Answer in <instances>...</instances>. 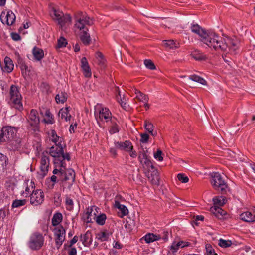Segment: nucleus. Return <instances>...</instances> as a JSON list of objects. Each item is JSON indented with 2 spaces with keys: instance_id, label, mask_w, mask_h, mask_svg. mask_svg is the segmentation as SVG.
<instances>
[{
  "instance_id": "1",
  "label": "nucleus",
  "mask_w": 255,
  "mask_h": 255,
  "mask_svg": "<svg viewBox=\"0 0 255 255\" xmlns=\"http://www.w3.org/2000/svg\"><path fill=\"white\" fill-rule=\"evenodd\" d=\"M17 132V128L6 126L3 127L0 133V137H2V142H9L12 145V149L14 150L18 149L20 147L21 140L15 139Z\"/></svg>"
},
{
  "instance_id": "2",
  "label": "nucleus",
  "mask_w": 255,
  "mask_h": 255,
  "mask_svg": "<svg viewBox=\"0 0 255 255\" xmlns=\"http://www.w3.org/2000/svg\"><path fill=\"white\" fill-rule=\"evenodd\" d=\"M213 41L210 44V48L216 51H226L228 48L235 51L238 49L237 41L232 38H227L225 41L218 34H216Z\"/></svg>"
},
{
  "instance_id": "3",
  "label": "nucleus",
  "mask_w": 255,
  "mask_h": 255,
  "mask_svg": "<svg viewBox=\"0 0 255 255\" xmlns=\"http://www.w3.org/2000/svg\"><path fill=\"white\" fill-rule=\"evenodd\" d=\"M61 170L58 175H56L58 182L64 188L70 189L75 180V172L72 169Z\"/></svg>"
},
{
  "instance_id": "4",
  "label": "nucleus",
  "mask_w": 255,
  "mask_h": 255,
  "mask_svg": "<svg viewBox=\"0 0 255 255\" xmlns=\"http://www.w3.org/2000/svg\"><path fill=\"white\" fill-rule=\"evenodd\" d=\"M190 29L193 33L198 35L201 37V41L203 43L210 48V44L212 43L213 38H214L215 33L208 32L198 24L194 23L191 24Z\"/></svg>"
},
{
  "instance_id": "5",
  "label": "nucleus",
  "mask_w": 255,
  "mask_h": 255,
  "mask_svg": "<svg viewBox=\"0 0 255 255\" xmlns=\"http://www.w3.org/2000/svg\"><path fill=\"white\" fill-rule=\"evenodd\" d=\"M44 242L43 235L38 232L32 233L27 242V246L32 250L37 251L42 248Z\"/></svg>"
},
{
  "instance_id": "6",
  "label": "nucleus",
  "mask_w": 255,
  "mask_h": 255,
  "mask_svg": "<svg viewBox=\"0 0 255 255\" xmlns=\"http://www.w3.org/2000/svg\"><path fill=\"white\" fill-rule=\"evenodd\" d=\"M212 185L214 188L218 191H220L222 194L226 192L228 189V186L221 175L217 172L214 173L212 176Z\"/></svg>"
},
{
  "instance_id": "7",
  "label": "nucleus",
  "mask_w": 255,
  "mask_h": 255,
  "mask_svg": "<svg viewBox=\"0 0 255 255\" xmlns=\"http://www.w3.org/2000/svg\"><path fill=\"white\" fill-rule=\"evenodd\" d=\"M28 128L31 130L36 131L38 129L39 124V118L37 116V112L34 109H32L29 114L27 119Z\"/></svg>"
},
{
  "instance_id": "8",
  "label": "nucleus",
  "mask_w": 255,
  "mask_h": 255,
  "mask_svg": "<svg viewBox=\"0 0 255 255\" xmlns=\"http://www.w3.org/2000/svg\"><path fill=\"white\" fill-rule=\"evenodd\" d=\"M65 230L62 226H58L54 229L55 244L58 249L62 245L65 238Z\"/></svg>"
},
{
  "instance_id": "9",
  "label": "nucleus",
  "mask_w": 255,
  "mask_h": 255,
  "mask_svg": "<svg viewBox=\"0 0 255 255\" xmlns=\"http://www.w3.org/2000/svg\"><path fill=\"white\" fill-rule=\"evenodd\" d=\"M30 195V202L33 206L41 204L44 200V193L41 190H33Z\"/></svg>"
},
{
  "instance_id": "10",
  "label": "nucleus",
  "mask_w": 255,
  "mask_h": 255,
  "mask_svg": "<svg viewBox=\"0 0 255 255\" xmlns=\"http://www.w3.org/2000/svg\"><path fill=\"white\" fill-rule=\"evenodd\" d=\"M15 15L11 10L8 11L6 13L2 12L0 15V20L3 24L7 25H12L15 21Z\"/></svg>"
},
{
  "instance_id": "11",
  "label": "nucleus",
  "mask_w": 255,
  "mask_h": 255,
  "mask_svg": "<svg viewBox=\"0 0 255 255\" xmlns=\"http://www.w3.org/2000/svg\"><path fill=\"white\" fill-rule=\"evenodd\" d=\"M99 119L101 121L104 120L105 122H113L115 118L112 117V114L108 108L102 107L99 112Z\"/></svg>"
},
{
  "instance_id": "12",
  "label": "nucleus",
  "mask_w": 255,
  "mask_h": 255,
  "mask_svg": "<svg viewBox=\"0 0 255 255\" xmlns=\"http://www.w3.org/2000/svg\"><path fill=\"white\" fill-rule=\"evenodd\" d=\"M63 150L62 145L61 144V142H59L58 144H55V146H53L50 147L49 149V154L54 158V160L55 159H57V158L60 157V156L62 155Z\"/></svg>"
},
{
  "instance_id": "13",
  "label": "nucleus",
  "mask_w": 255,
  "mask_h": 255,
  "mask_svg": "<svg viewBox=\"0 0 255 255\" xmlns=\"http://www.w3.org/2000/svg\"><path fill=\"white\" fill-rule=\"evenodd\" d=\"M49 164V160L48 157L46 155H42L41 158L40 166V175L42 177L45 176L47 174L48 170Z\"/></svg>"
},
{
  "instance_id": "14",
  "label": "nucleus",
  "mask_w": 255,
  "mask_h": 255,
  "mask_svg": "<svg viewBox=\"0 0 255 255\" xmlns=\"http://www.w3.org/2000/svg\"><path fill=\"white\" fill-rule=\"evenodd\" d=\"M81 68L83 74L86 77H91L92 73L88 62L86 57H83L81 59Z\"/></svg>"
},
{
  "instance_id": "15",
  "label": "nucleus",
  "mask_w": 255,
  "mask_h": 255,
  "mask_svg": "<svg viewBox=\"0 0 255 255\" xmlns=\"http://www.w3.org/2000/svg\"><path fill=\"white\" fill-rule=\"evenodd\" d=\"M114 145L117 149L126 151H129L133 148L131 143L128 140L125 142L115 141Z\"/></svg>"
},
{
  "instance_id": "16",
  "label": "nucleus",
  "mask_w": 255,
  "mask_h": 255,
  "mask_svg": "<svg viewBox=\"0 0 255 255\" xmlns=\"http://www.w3.org/2000/svg\"><path fill=\"white\" fill-rule=\"evenodd\" d=\"M66 159L68 161L70 160V157L69 153L64 154V151L62 152V155L60 156L59 158L55 159L53 162L55 164H56V166L60 167H63L65 168V163L64 160Z\"/></svg>"
},
{
  "instance_id": "17",
  "label": "nucleus",
  "mask_w": 255,
  "mask_h": 255,
  "mask_svg": "<svg viewBox=\"0 0 255 255\" xmlns=\"http://www.w3.org/2000/svg\"><path fill=\"white\" fill-rule=\"evenodd\" d=\"M22 97H10L9 103L10 105L18 110L23 109V105L21 102Z\"/></svg>"
},
{
  "instance_id": "18",
  "label": "nucleus",
  "mask_w": 255,
  "mask_h": 255,
  "mask_svg": "<svg viewBox=\"0 0 255 255\" xmlns=\"http://www.w3.org/2000/svg\"><path fill=\"white\" fill-rule=\"evenodd\" d=\"M210 211L217 218L220 219H223L224 216L227 214L226 212L219 206H214L211 207Z\"/></svg>"
},
{
  "instance_id": "19",
  "label": "nucleus",
  "mask_w": 255,
  "mask_h": 255,
  "mask_svg": "<svg viewBox=\"0 0 255 255\" xmlns=\"http://www.w3.org/2000/svg\"><path fill=\"white\" fill-rule=\"evenodd\" d=\"M4 65L2 67L3 72L10 73L12 71L14 68V64L12 60L8 57L6 56L4 58Z\"/></svg>"
},
{
  "instance_id": "20",
  "label": "nucleus",
  "mask_w": 255,
  "mask_h": 255,
  "mask_svg": "<svg viewBox=\"0 0 255 255\" xmlns=\"http://www.w3.org/2000/svg\"><path fill=\"white\" fill-rule=\"evenodd\" d=\"M159 172L157 169L152 170L151 174L149 173L147 175L148 179L150 181L151 183L154 185H159Z\"/></svg>"
},
{
  "instance_id": "21",
  "label": "nucleus",
  "mask_w": 255,
  "mask_h": 255,
  "mask_svg": "<svg viewBox=\"0 0 255 255\" xmlns=\"http://www.w3.org/2000/svg\"><path fill=\"white\" fill-rule=\"evenodd\" d=\"M241 220L246 222H253L255 221V217L251 211H246L240 215Z\"/></svg>"
},
{
  "instance_id": "22",
  "label": "nucleus",
  "mask_w": 255,
  "mask_h": 255,
  "mask_svg": "<svg viewBox=\"0 0 255 255\" xmlns=\"http://www.w3.org/2000/svg\"><path fill=\"white\" fill-rule=\"evenodd\" d=\"M85 29L86 30H83V31L81 32V34L80 35V39L84 45L88 46L90 45L91 39L90 34L87 32L88 30V29L86 28Z\"/></svg>"
},
{
  "instance_id": "23",
  "label": "nucleus",
  "mask_w": 255,
  "mask_h": 255,
  "mask_svg": "<svg viewBox=\"0 0 255 255\" xmlns=\"http://www.w3.org/2000/svg\"><path fill=\"white\" fill-rule=\"evenodd\" d=\"M147 243H150L161 238L160 235L149 233L146 234L143 238Z\"/></svg>"
},
{
  "instance_id": "24",
  "label": "nucleus",
  "mask_w": 255,
  "mask_h": 255,
  "mask_svg": "<svg viewBox=\"0 0 255 255\" xmlns=\"http://www.w3.org/2000/svg\"><path fill=\"white\" fill-rule=\"evenodd\" d=\"M144 127L147 131L150 133L153 136L157 135V131L154 130V126L150 121L146 120L144 121Z\"/></svg>"
},
{
  "instance_id": "25",
  "label": "nucleus",
  "mask_w": 255,
  "mask_h": 255,
  "mask_svg": "<svg viewBox=\"0 0 255 255\" xmlns=\"http://www.w3.org/2000/svg\"><path fill=\"white\" fill-rule=\"evenodd\" d=\"M8 162L7 157L0 153V174L3 172L6 168Z\"/></svg>"
},
{
  "instance_id": "26",
  "label": "nucleus",
  "mask_w": 255,
  "mask_h": 255,
  "mask_svg": "<svg viewBox=\"0 0 255 255\" xmlns=\"http://www.w3.org/2000/svg\"><path fill=\"white\" fill-rule=\"evenodd\" d=\"M75 23L74 24L75 28H76L79 30L84 29L85 25L83 21V17H81V16L78 15V12L75 16Z\"/></svg>"
},
{
  "instance_id": "27",
  "label": "nucleus",
  "mask_w": 255,
  "mask_h": 255,
  "mask_svg": "<svg viewBox=\"0 0 255 255\" xmlns=\"http://www.w3.org/2000/svg\"><path fill=\"white\" fill-rule=\"evenodd\" d=\"M32 53L34 59L37 61L41 60L44 57L43 50L36 47H34L32 50Z\"/></svg>"
},
{
  "instance_id": "28",
  "label": "nucleus",
  "mask_w": 255,
  "mask_h": 255,
  "mask_svg": "<svg viewBox=\"0 0 255 255\" xmlns=\"http://www.w3.org/2000/svg\"><path fill=\"white\" fill-rule=\"evenodd\" d=\"M110 234V233L108 231L105 230L97 233L96 238L101 242L106 241L108 240Z\"/></svg>"
},
{
  "instance_id": "29",
  "label": "nucleus",
  "mask_w": 255,
  "mask_h": 255,
  "mask_svg": "<svg viewBox=\"0 0 255 255\" xmlns=\"http://www.w3.org/2000/svg\"><path fill=\"white\" fill-rule=\"evenodd\" d=\"M58 116L66 121H69L71 116L69 114L68 107L61 109L58 113Z\"/></svg>"
},
{
  "instance_id": "30",
  "label": "nucleus",
  "mask_w": 255,
  "mask_h": 255,
  "mask_svg": "<svg viewBox=\"0 0 255 255\" xmlns=\"http://www.w3.org/2000/svg\"><path fill=\"white\" fill-rule=\"evenodd\" d=\"M163 44L168 49H175L178 47L179 43L173 40H165L163 41Z\"/></svg>"
},
{
  "instance_id": "31",
  "label": "nucleus",
  "mask_w": 255,
  "mask_h": 255,
  "mask_svg": "<svg viewBox=\"0 0 255 255\" xmlns=\"http://www.w3.org/2000/svg\"><path fill=\"white\" fill-rule=\"evenodd\" d=\"M94 219L95 220L96 223L99 225H103L107 218L106 215L104 214H100L98 215H96V212L93 213Z\"/></svg>"
},
{
  "instance_id": "32",
  "label": "nucleus",
  "mask_w": 255,
  "mask_h": 255,
  "mask_svg": "<svg viewBox=\"0 0 255 255\" xmlns=\"http://www.w3.org/2000/svg\"><path fill=\"white\" fill-rule=\"evenodd\" d=\"M63 13L58 9L55 8H52L50 11V15L53 20L58 21L60 20Z\"/></svg>"
},
{
  "instance_id": "33",
  "label": "nucleus",
  "mask_w": 255,
  "mask_h": 255,
  "mask_svg": "<svg viewBox=\"0 0 255 255\" xmlns=\"http://www.w3.org/2000/svg\"><path fill=\"white\" fill-rule=\"evenodd\" d=\"M116 100L124 110H128L129 106L127 103L128 99L127 97H117Z\"/></svg>"
},
{
  "instance_id": "34",
  "label": "nucleus",
  "mask_w": 255,
  "mask_h": 255,
  "mask_svg": "<svg viewBox=\"0 0 255 255\" xmlns=\"http://www.w3.org/2000/svg\"><path fill=\"white\" fill-rule=\"evenodd\" d=\"M191 55L194 59L198 61L205 60L207 58L205 55L198 50L193 51Z\"/></svg>"
},
{
  "instance_id": "35",
  "label": "nucleus",
  "mask_w": 255,
  "mask_h": 255,
  "mask_svg": "<svg viewBox=\"0 0 255 255\" xmlns=\"http://www.w3.org/2000/svg\"><path fill=\"white\" fill-rule=\"evenodd\" d=\"M115 206L121 211V216H125L128 214V211L127 207L124 205L121 204L119 201H115Z\"/></svg>"
},
{
  "instance_id": "36",
  "label": "nucleus",
  "mask_w": 255,
  "mask_h": 255,
  "mask_svg": "<svg viewBox=\"0 0 255 255\" xmlns=\"http://www.w3.org/2000/svg\"><path fill=\"white\" fill-rule=\"evenodd\" d=\"M226 198L224 196H217L213 199V201L215 206L220 207L224 205L226 203Z\"/></svg>"
},
{
  "instance_id": "37",
  "label": "nucleus",
  "mask_w": 255,
  "mask_h": 255,
  "mask_svg": "<svg viewBox=\"0 0 255 255\" xmlns=\"http://www.w3.org/2000/svg\"><path fill=\"white\" fill-rule=\"evenodd\" d=\"M71 22V17L69 14H64L61 16L60 20L58 22V24L61 27L63 26L66 23H70Z\"/></svg>"
},
{
  "instance_id": "38",
  "label": "nucleus",
  "mask_w": 255,
  "mask_h": 255,
  "mask_svg": "<svg viewBox=\"0 0 255 255\" xmlns=\"http://www.w3.org/2000/svg\"><path fill=\"white\" fill-rule=\"evenodd\" d=\"M189 79L203 85L207 84V82L204 78L195 74L190 75L189 77Z\"/></svg>"
},
{
  "instance_id": "39",
  "label": "nucleus",
  "mask_w": 255,
  "mask_h": 255,
  "mask_svg": "<svg viewBox=\"0 0 255 255\" xmlns=\"http://www.w3.org/2000/svg\"><path fill=\"white\" fill-rule=\"evenodd\" d=\"M62 220V215L60 213H56L54 214L52 218V224L54 226L58 225Z\"/></svg>"
},
{
  "instance_id": "40",
  "label": "nucleus",
  "mask_w": 255,
  "mask_h": 255,
  "mask_svg": "<svg viewBox=\"0 0 255 255\" xmlns=\"http://www.w3.org/2000/svg\"><path fill=\"white\" fill-rule=\"evenodd\" d=\"M44 116L46 117V118L43 119V121L45 123L52 124L54 123V120L52 117V115L51 114L49 110H45Z\"/></svg>"
},
{
  "instance_id": "41",
  "label": "nucleus",
  "mask_w": 255,
  "mask_h": 255,
  "mask_svg": "<svg viewBox=\"0 0 255 255\" xmlns=\"http://www.w3.org/2000/svg\"><path fill=\"white\" fill-rule=\"evenodd\" d=\"M78 15L81 16V17H83V21L85 25L91 26L94 23L93 20L90 19L89 17L86 15V14H84L82 12L79 11Z\"/></svg>"
},
{
  "instance_id": "42",
  "label": "nucleus",
  "mask_w": 255,
  "mask_h": 255,
  "mask_svg": "<svg viewBox=\"0 0 255 255\" xmlns=\"http://www.w3.org/2000/svg\"><path fill=\"white\" fill-rule=\"evenodd\" d=\"M78 15L81 16V17H83V21L85 25L91 26L94 23L93 20L90 19L89 17L86 15V14H84L82 12L79 11Z\"/></svg>"
},
{
  "instance_id": "43",
  "label": "nucleus",
  "mask_w": 255,
  "mask_h": 255,
  "mask_svg": "<svg viewBox=\"0 0 255 255\" xmlns=\"http://www.w3.org/2000/svg\"><path fill=\"white\" fill-rule=\"evenodd\" d=\"M40 88L42 91L43 94L44 95H49L50 91V86L49 85L45 82H42L40 84Z\"/></svg>"
},
{
  "instance_id": "44",
  "label": "nucleus",
  "mask_w": 255,
  "mask_h": 255,
  "mask_svg": "<svg viewBox=\"0 0 255 255\" xmlns=\"http://www.w3.org/2000/svg\"><path fill=\"white\" fill-rule=\"evenodd\" d=\"M98 208L96 206H93L90 208H88L86 211V215H87V222H90L91 221V217L93 215V213L95 212L94 211L97 212V209Z\"/></svg>"
},
{
  "instance_id": "45",
  "label": "nucleus",
  "mask_w": 255,
  "mask_h": 255,
  "mask_svg": "<svg viewBox=\"0 0 255 255\" xmlns=\"http://www.w3.org/2000/svg\"><path fill=\"white\" fill-rule=\"evenodd\" d=\"M20 88L18 86L11 85L10 87V96H21L19 92Z\"/></svg>"
},
{
  "instance_id": "46",
  "label": "nucleus",
  "mask_w": 255,
  "mask_h": 255,
  "mask_svg": "<svg viewBox=\"0 0 255 255\" xmlns=\"http://www.w3.org/2000/svg\"><path fill=\"white\" fill-rule=\"evenodd\" d=\"M26 203L25 199L18 200L16 199L14 200L12 203V208H18L24 205Z\"/></svg>"
},
{
  "instance_id": "47",
  "label": "nucleus",
  "mask_w": 255,
  "mask_h": 255,
  "mask_svg": "<svg viewBox=\"0 0 255 255\" xmlns=\"http://www.w3.org/2000/svg\"><path fill=\"white\" fill-rule=\"evenodd\" d=\"M232 244L231 240H226L223 239H220L219 240L218 245L222 248H227L230 247Z\"/></svg>"
},
{
  "instance_id": "48",
  "label": "nucleus",
  "mask_w": 255,
  "mask_h": 255,
  "mask_svg": "<svg viewBox=\"0 0 255 255\" xmlns=\"http://www.w3.org/2000/svg\"><path fill=\"white\" fill-rule=\"evenodd\" d=\"M115 119L114 120L113 122H111V126L109 129L110 134H113L119 132V128L117 124L116 123Z\"/></svg>"
},
{
  "instance_id": "49",
  "label": "nucleus",
  "mask_w": 255,
  "mask_h": 255,
  "mask_svg": "<svg viewBox=\"0 0 255 255\" xmlns=\"http://www.w3.org/2000/svg\"><path fill=\"white\" fill-rule=\"evenodd\" d=\"M67 44V40L63 37H60L57 40V44L56 47L57 48H63L66 46Z\"/></svg>"
},
{
  "instance_id": "50",
  "label": "nucleus",
  "mask_w": 255,
  "mask_h": 255,
  "mask_svg": "<svg viewBox=\"0 0 255 255\" xmlns=\"http://www.w3.org/2000/svg\"><path fill=\"white\" fill-rule=\"evenodd\" d=\"M65 203L66 209L69 211H72L73 209L74 203L73 200L68 197H66Z\"/></svg>"
},
{
  "instance_id": "51",
  "label": "nucleus",
  "mask_w": 255,
  "mask_h": 255,
  "mask_svg": "<svg viewBox=\"0 0 255 255\" xmlns=\"http://www.w3.org/2000/svg\"><path fill=\"white\" fill-rule=\"evenodd\" d=\"M144 63L146 67L150 70H154L156 69V66L154 63L150 59H145Z\"/></svg>"
},
{
  "instance_id": "52",
  "label": "nucleus",
  "mask_w": 255,
  "mask_h": 255,
  "mask_svg": "<svg viewBox=\"0 0 255 255\" xmlns=\"http://www.w3.org/2000/svg\"><path fill=\"white\" fill-rule=\"evenodd\" d=\"M180 247L181 244L179 242H173L170 247V250L173 253H175L176 252Z\"/></svg>"
},
{
  "instance_id": "53",
  "label": "nucleus",
  "mask_w": 255,
  "mask_h": 255,
  "mask_svg": "<svg viewBox=\"0 0 255 255\" xmlns=\"http://www.w3.org/2000/svg\"><path fill=\"white\" fill-rule=\"evenodd\" d=\"M177 178L182 183H185L188 182L189 181L188 177L183 173H179L177 175Z\"/></svg>"
},
{
  "instance_id": "54",
  "label": "nucleus",
  "mask_w": 255,
  "mask_h": 255,
  "mask_svg": "<svg viewBox=\"0 0 255 255\" xmlns=\"http://www.w3.org/2000/svg\"><path fill=\"white\" fill-rule=\"evenodd\" d=\"M162 152L161 150L158 149L157 152L154 154V157L157 160L161 161L163 158L162 156Z\"/></svg>"
},
{
  "instance_id": "55",
  "label": "nucleus",
  "mask_w": 255,
  "mask_h": 255,
  "mask_svg": "<svg viewBox=\"0 0 255 255\" xmlns=\"http://www.w3.org/2000/svg\"><path fill=\"white\" fill-rule=\"evenodd\" d=\"M90 236V233H89L88 232H87L84 235H81L80 236V240L83 243V244H85V243L89 238Z\"/></svg>"
},
{
  "instance_id": "56",
  "label": "nucleus",
  "mask_w": 255,
  "mask_h": 255,
  "mask_svg": "<svg viewBox=\"0 0 255 255\" xmlns=\"http://www.w3.org/2000/svg\"><path fill=\"white\" fill-rule=\"evenodd\" d=\"M207 254H214L215 255L214 250L213 249L212 246L209 244H207L205 246Z\"/></svg>"
},
{
  "instance_id": "57",
  "label": "nucleus",
  "mask_w": 255,
  "mask_h": 255,
  "mask_svg": "<svg viewBox=\"0 0 255 255\" xmlns=\"http://www.w3.org/2000/svg\"><path fill=\"white\" fill-rule=\"evenodd\" d=\"M149 135L147 133L141 134V139L140 140V142L145 143H147L149 139Z\"/></svg>"
},
{
  "instance_id": "58",
  "label": "nucleus",
  "mask_w": 255,
  "mask_h": 255,
  "mask_svg": "<svg viewBox=\"0 0 255 255\" xmlns=\"http://www.w3.org/2000/svg\"><path fill=\"white\" fill-rule=\"evenodd\" d=\"M51 135L52 137V141L55 143V144H58V140L59 137L57 135L55 131H52L51 133Z\"/></svg>"
},
{
  "instance_id": "59",
  "label": "nucleus",
  "mask_w": 255,
  "mask_h": 255,
  "mask_svg": "<svg viewBox=\"0 0 255 255\" xmlns=\"http://www.w3.org/2000/svg\"><path fill=\"white\" fill-rule=\"evenodd\" d=\"M142 158L145 160L144 163L145 164H149L151 163V161L148 159L147 155L145 153H143L142 154L139 155V158Z\"/></svg>"
},
{
  "instance_id": "60",
  "label": "nucleus",
  "mask_w": 255,
  "mask_h": 255,
  "mask_svg": "<svg viewBox=\"0 0 255 255\" xmlns=\"http://www.w3.org/2000/svg\"><path fill=\"white\" fill-rule=\"evenodd\" d=\"M11 36L12 39L15 41H19L21 39V36L20 35L15 32H12L11 33Z\"/></svg>"
},
{
  "instance_id": "61",
  "label": "nucleus",
  "mask_w": 255,
  "mask_h": 255,
  "mask_svg": "<svg viewBox=\"0 0 255 255\" xmlns=\"http://www.w3.org/2000/svg\"><path fill=\"white\" fill-rule=\"evenodd\" d=\"M57 103H64L67 100V97H55Z\"/></svg>"
},
{
  "instance_id": "62",
  "label": "nucleus",
  "mask_w": 255,
  "mask_h": 255,
  "mask_svg": "<svg viewBox=\"0 0 255 255\" xmlns=\"http://www.w3.org/2000/svg\"><path fill=\"white\" fill-rule=\"evenodd\" d=\"M20 68L22 71L25 70V72H29L30 71V67H29L26 64L23 63L20 66Z\"/></svg>"
},
{
  "instance_id": "63",
  "label": "nucleus",
  "mask_w": 255,
  "mask_h": 255,
  "mask_svg": "<svg viewBox=\"0 0 255 255\" xmlns=\"http://www.w3.org/2000/svg\"><path fill=\"white\" fill-rule=\"evenodd\" d=\"M117 148L115 146L114 147H111L109 149V152L112 156L116 157L117 155Z\"/></svg>"
},
{
  "instance_id": "64",
  "label": "nucleus",
  "mask_w": 255,
  "mask_h": 255,
  "mask_svg": "<svg viewBox=\"0 0 255 255\" xmlns=\"http://www.w3.org/2000/svg\"><path fill=\"white\" fill-rule=\"evenodd\" d=\"M204 216H202V215H197L195 217V221H194V222H195V224L196 225H198V221H203L204 220Z\"/></svg>"
}]
</instances>
